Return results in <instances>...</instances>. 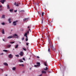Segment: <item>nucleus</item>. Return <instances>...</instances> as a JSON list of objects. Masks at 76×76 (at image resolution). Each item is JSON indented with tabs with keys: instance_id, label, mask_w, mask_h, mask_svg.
I'll return each mask as SVG.
<instances>
[{
	"instance_id": "obj_1",
	"label": "nucleus",
	"mask_w": 76,
	"mask_h": 76,
	"mask_svg": "<svg viewBox=\"0 0 76 76\" xmlns=\"http://www.w3.org/2000/svg\"><path fill=\"white\" fill-rule=\"evenodd\" d=\"M46 35H47L46 37L48 38V42H49V45H52V42L50 39V35L48 34V33Z\"/></svg>"
},
{
	"instance_id": "obj_2",
	"label": "nucleus",
	"mask_w": 76,
	"mask_h": 76,
	"mask_svg": "<svg viewBox=\"0 0 76 76\" xmlns=\"http://www.w3.org/2000/svg\"><path fill=\"white\" fill-rule=\"evenodd\" d=\"M6 0H1V1H0V2L2 3V4H4V2Z\"/></svg>"
},
{
	"instance_id": "obj_3",
	"label": "nucleus",
	"mask_w": 76,
	"mask_h": 76,
	"mask_svg": "<svg viewBox=\"0 0 76 76\" xmlns=\"http://www.w3.org/2000/svg\"><path fill=\"white\" fill-rule=\"evenodd\" d=\"M12 36L14 37H16V38H18V36L16 34H13Z\"/></svg>"
},
{
	"instance_id": "obj_4",
	"label": "nucleus",
	"mask_w": 76,
	"mask_h": 76,
	"mask_svg": "<svg viewBox=\"0 0 76 76\" xmlns=\"http://www.w3.org/2000/svg\"><path fill=\"white\" fill-rule=\"evenodd\" d=\"M18 22V21H14L13 22V25L14 26H16V22Z\"/></svg>"
},
{
	"instance_id": "obj_5",
	"label": "nucleus",
	"mask_w": 76,
	"mask_h": 76,
	"mask_svg": "<svg viewBox=\"0 0 76 76\" xmlns=\"http://www.w3.org/2000/svg\"><path fill=\"white\" fill-rule=\"evenodd\" d=\"M8 57H9V58H13L12 56V54L9 55H8Z\"/></svg>"
},
{
	"instance_id": "obj_6",
	"label": "nucleus",
	"mask_w": 76,
	"mask_h": 76,
	"mask_svg": "<svg viewBox=\"0 0 76 76\" xmlns=\"http://www.w3.org/2000/svg\"><path fill=\"white\" fill-rule=\"evenodd\" d=\"M14 37H12V36H10L8 37H7V38L8 39H11V38H14Z\"/></svg>"
},
{
	"instance_id": "obj_7",
	"label": "nucleus",
	"mask_w": 76,
	"mask_h": 76,
	"mask_svg": "<svg viewBox=\"0 0 76 76\" xmlns=\"http://www.w3.org/2000/svg\"><path fill=\"white\" fill-rule=\"evenodd\" d=\"M28 18H24L23 19V20L24 22H25V21H28Z\"/></svg>"
},
{
	"instance_id": "obj_8",
	"label": "nucleus",
	"mask_w": 76,
	"mask_h": 76,
	"mask_svg": "<svg viewBox=\"0 0 76 76\" xmlns=\"http://www.w3.org/2000/svg\"><path fill=\"white\" fill-rule=\"evenodd\" d=\"M11 45H7V48H9L11 47Z\"/></svg>"
},
{
	"instance_id": "obj_9",
	"label": "nucleus",
	"mask_w": 76,
	"mask_h": 76,
	"mask_svg": "<svg viewBox=\"0 0 76 76\" xmlns=\"http://www.w3.org/2000/svg\"><path fill=\"white\" fill-rule=\"evenodd\" d=\"M45 21V19L44 18H42V24L43 23V22H44Z\"/></svg>"
},
{
	"instance_id": "obj_10",
	"label": "nucleus",
	"mask_w": 76,
	"mask_h": 76,
	"mask_svg": "<svg viewBox=\"0 0 76 76\" xmlns=\"http://www.w3.org/2000/svg\"><path fill=\"white\" fill-rule=\"evenodd\" d=\"M1 31H2V34H4V29L2 30Z\"/></svg>"
},
{
	"instance_id": "obj_11",
	"label": "nucleus",
	"mask_w": 76,
	"mask_h": 76,
	"mask_svg": "<svg viewBox=\"0 0 76 76\" xmlns=\"http://www.w3.org/2000/svg\"><path fill=\"white\" fill-rule=\"evenodd\" d=\"M4 65L5 66H8V64L6 62L4 63Z\"/></svg>"
},
{
	"instance_id": "obj_12",
	"label": "nucleus",
	"mask_w": 76,
	"mask_h": 76,
	"mask_svg": "<svg viewBox=\"0 0 76 76\" xmlns=\"http://www.w3.org/2000/svg\"><path fill=\"white\" fill-rule=\"evenodd\" d=\"M20 55L21 56H23V53L22 52H21L20 53Z\"/></svg>"
},
{
	"instance_id": "obj_13",
	"label": "nucleus",
	"mask_w": 76,
	"mask_h": 76,
	"mask_svg": "<svg viewBox=\"0 0 76 76\" xmlns=\"http://www.w3.org/2000/svg\"><path fill=\"white\" fill-rule=\"evenodd\" d=\"M50 47L51 49L53 48V45H50Z\"/></svg>"
},
{
	"instance_id": "obj_14",
	"label": "nucleus",
	"mask_w": 76,
	"mask_h": 76,
	"mask_svg": "<svg viewBox=\"0 0 76 76\" xmlns=\"http://www.w3.org/2000/svg\"><path fill=\"white\" fill-rule=\"evenodd\" d=\"M47 61H45V62H44V65L45 66H48L47 65Z\"/></svg>"
},
{
	"instance_id": "obj_15",
	"label": "nucleus",
	"mask_w": 76,
	"mask_h": 76,
	"mask_svg": "<svg viewBox=\"0 0 76 76\" xmlns=\"http://www.w3.org/2000/svg\"><path fill=\"white\" fill-rule=\"evenodd\" d=\"M42 73L44 74H45L46 73V72L45 71H42Z\"/></svg>"
},
{
	"instance_id": "obj_16",
	"label": "nucleus",
	"mask_w": 76,
	"mask_h": 76,
	"mask_svg": "<svg viewBox=\"0 0 76 76\" xmlns=\"http://www.w3.org/2000/svg\"><path fill=\"white\" fill-rule=\"evenodd\" d=\"M14 5L16 6H19V4H16V2L14 3Z\"/></svg>"
},
{
	"instance_id": "obj_17",
	"label": "nucleus",
	"mask_w": 76,
	"mask_h": 76,
	"mask_svg": "<svg viewBox=\"0 0 76 76\" xmlns=\"http://www.w3.org/2000/svg\"><path fill=\"white\" fill-rule=\"evenodd\" d=\"M11 18H9L8 19V21H9V23H11Z\"/></svg>"
},
{
	"instance_id": "obj_18",
	"label": "nucleus",
	"mask_w": 76,
	"mask_h": 76,
	"mask_svg": "<svg viewBox=\"0 0 76 76\" xmlns=\"http://www.w3.org/2000/svg\"><path fill=\"white\" fill-rule=\"evenodd\" d=\"M2 18L3 19H4V18H5V15H2Z\"/></svg>"
},
{
	"instance_id": "obj_19",
	"label": "nucleus",
	"mask_w": 76,
	"mask_h": 76,
	"mask_svg": "<svg viewBox=\"0 0 76 76\" xmlns=\"http://www.w3.org/2000/svg\"><path fill=\"white\" fill-rule=\"evenodd\" d=\"M26 41H27L28 40V37L27 36H26Z\"/></svg>"
},
{
	"instance_id": "obj_20",
	"label": "nucleus",
	"mask_w": 76,
	"mask_h": 76,
	"mask_svg": "<svg viewBox=\"0 0 76 76\" xmlns=\"http://www.w3.org/2000/svg\"><path fill=\"white\" fill-rule=\"evenodd\" d=\"M37 64L38 66H40V63L39 62H37Z\"/></svg>"
},
{
	"instance_id": "obj_21",
	"label": "nucleus",
	"mask_w": 76,
	"mask_h": 76,
	"mask_svg": "<svg viewBox=\"0 0 76 76\" xmlns=\"http://www.w3.org/2000/svg\"><path fill=\"white\" fill-rule=\"evenodd\" d=\"M18 45H19L18 44L16 46H15V48H18Z\"/></svg>"
},
{
	"instance_id": "obj_22",
	"label": "nucleus",
	"mask_w": 76,
	"mask_h": 76,
	"mask_svg": "<svg viewBox=\"0 0 76 76\" xmlns=\"http://www.w3.org/2000/svg\"><path fill=\"white\" fill-rule=\"evenodd\" d=\"M44 69L45 71H47L48 69V68L47 67H46V68H44Z\"/></svg>"
},
{
	"instance_id": "obj_23",
	"label": "nucleus",
	"mask_w": 76,
	"mask_h": 76,
	"mask_svg": "<svg viewBox=\"0 0 76 76\" xmlns=\"http://www.w3.org/2000/svg\"><path fill=\"white\" fill-rule=\"evenodd\" d=\"M15 69H16V67H12V70L15 71Z\"/></svg>"
},
{
	"instance_id": "obj_24",
	"label": "nucleus",
	"mask_w": 76,
	"mask_h": 76,
	"mask_svg": "<svg viewBox=\"0 0 76 76\" xmlns=\"http://www.w3.org/2000/svg\"><path fill=\"white\" fill-rule=\"evenodd\" d=\"M3 51L7 53L8 52V50H3Z\"/></svg>"
},
{
	"instance_id": "obj_25",
	"label": "nucleus",
	"mask_w": 76,
	"mask_h": 76,
	"mask_svg": "<svg viewBox=\"0 0 76 76\" xmlns=\"http://www.w3.org/2000/svg\"><path fill=\"white\" fill-rule=\"evenodd\" d=\"M27 33H26L25 34H24V36H25V37H26V36H27Z\"/></svg>"
},
{
	"instance_id": "obj_26",
	"label": "nucleus",
	"mask_w": 76,
	"mask_h": 76,
	"mask_svg": "<svg viewBox=\"0 0 76 76\" xmlns=\"http://www.w3.org/2000/svg\"><path fill=\"white\" fill-rule=\"evenodd\" d=\"M19 62H23V61H22V60L20 59L19 60Z\"/></svg>"
},
{
	"instance_id": "obj_27",
	"label": "nucleus",
	"mask_w": 76,
	"mask_h": 76,
	"mask_svg": "<svg viewBox=\"0 0 76 76\" xmlns=\"http://www.w3.org/2000/svg\"><path fill=\"white\" fill-rule=\"evenodd\" d=\"M48 52L49 53H50V48H48Z\"/></svg>"
},
{
	"instance_id": "obj_28",
	"label": "nucleus",
	"mask_w": 76,
	"mask_h": 76,
	"mask_svg": "<svg viewBox=\"0 0 76 76\" xmlns=\"http://www.w3.org/2000/svg\"><path fill=\"white\" fill-rule=\"evenodd\" d=\"M7 9H10V8L9 7V5L7 6Z\"/></svg>"
},
{
	"instance_id": "obj_29",
	"label": "nucleus",
	"mask_w": 76,
	"mask_h": 76,
	"mask_svg": "<svg viewBox=\"0 0 76 76\" xmlns=\"http://www.w3.org/2000/svg\"><path fill=\"white\" fill-rule=\"evenodd\" d=\"M13 9H10V12H12V11H13Z\"/></svg>"
},
{
	"instance_id": "obj_30",
	"label": "nucleus",
	"mask_w": 76,
	"mask_h": 76,
	"mask_svg": "<svg viewBox=\"0 0 76 76\" xmlns=\"http://www.w3.org/2000/svg\"><path fill=\"white\" fill-rule=\"evenodd\" d=\"M15 42H10V43H11V44H13Z\"/></svg>"
},
{
	"instance_id": "obj_31",
	"label": "nucleus",
	"mask_w": 76,
	"mask_h": 76,
	"mask_svg": "<svg viewBox=\"0 0 76 76\" xmlns=\"http://www.w3.org/2000/svg\"><path fill=\"white\" fill-rule=\"evenodd\" d=\"M1 24L3 25H5V23H1Z\"/></svg>"
},
{
	"instance_id": "obj_32",
	"label": "nucleus",
	"mask_w": 76,
	"mask_h": 76,
	"mask_svg": "<svg viewBox=\"0 0 76 76\" xmlns=\"http://www.w3.org/2000/svg\"><path fill=\"white\" fill-rule=\"evenodd\" d=\"M38 66V65H34V67H37Z\"/></svg>"
},
{
	"instance_id": "obj_33",
	"label": "nucleus",
	"mask_w": 76,
	"mask_h": 76,
	"mask_svg": "<svg viewBox=\"0 0 76 76\" xmlns=\"http://www.w3.org/2000/svg\"><path fill=\"white\" fill-rule=\"evenodd\" d=\"M44 13L43 12H42V16H43L44 15Z\"/></svg>"
},
{
	"instance_id": "obj_34",
	"label": "nucleus",
	"mask_w": 76,
	"mask_h": 76,
	"mask_svg": "<svg viewBox=\"0 0 76 76\" xmlns=\"http://www.w3.org/2000/svg\"><path fill=\"white\" fill-rule=\"evenodd\" d=\"M52 49L53 50H55V48H54L53 47V48H52Z\"/></svg>"
},
{
	"instance_id": "obj_35",
	"label": "nucleus",
	"mask_w": 76,
	"mask_h": 76,
	"mask_svg": "<svg viewBox=\"0 0 76 76\" xmlns=\"http://www.w3.org/2000/svg\"><path fill=\"white\" fill-rule=\"evenodd\" d=\"M23 49L24 50V51H26V50L25 48H23Z\"/></svg>"
},
{
	"instance_id": "obj_36",
	"label": "nucleus",
	"mask_w": 76,
	"mask_h": 76,
	"mask_svg": "<svg viewBox=\"0 0 76 76\" xmlns=\"http://www.w3.org/2000/svg\"><path fill=\"white\" fill-rule=\"evenodd\" d=\"M36 4V5H37V6H38L39 4V3H37Z\"/></svg>"
},
{
	"instance_id": "obj_37",
	"label": "nucleus",
	"mask_w": 76,
	"mask_h": 76,
	"mask_svg": "<svg viewBox=\"0 0 76 76\" xmlns=\"http://www.w3.org/2000/svg\"><path fill=\"white\" fill-rule=\"evenodd\" d=\"M26 45L27 46H28V43H26Z\"/></svg>"
},
{
	"instance_id": "obj_38",
	"label": "nucleus",
	"mask_w": 76,
	"mask_h": 76,
	"mask_svg": "<svg viewBox=\"0 0 76 76\" xmlns=\"http://www.w3.org/2000/svg\"><path fill=\"white\" fill-rule=\"evenodd\" d=\"M23 60L24 61H26V60L25 59V58H23Z\"/></svg>"
},
{
	"instance_id": "obj_39",
	"label": "nucleus",
	"mask_w": 76,
	"mask_h": 76,
	"mask_svg": "<svg viewBox=\"0 0 76 76\" xmlns=\"http://www.w3.org/2000/svg\"><path fill=\"white\" fill-rule=\"evenodd\" d=\"M29 31H28L26 33H27V34H29Z\"/></svg>"
},
{
	"instance_id": "obj_40",
	"label": "nucleus",
	"mask_w": 76,
	"mask_h": 76,
	"mask_svg": "<svg viewBox=\"0 0 76 76\" xmlns=\"http://www.w3.org/2000/svg\"><path fill=\"white\" fill-rule=\"evenodd\" d=\"M24 37H23V38H22V40H24Z\"/></svg>"
},
{
	"instance_id": "obj_41",
	"label": "nucleus",
	"mask_w": 76,
	"mask_h": 76,
	"mask_svg": "<svg viewBox=\"0 0 76 76\" xmlns=\"http://www.w3.org/2000/svg\"><path fill=\"white\" fill-rule=\"evenodd\" d=\"M20 12H25V11L24 10H22L20 11Z\"/></svg>"
},
{
	"instance_id": "obj_42",
	"label": "nucleus",
	"mask_w": 76,
	"mask_h": 76,
	"mask_svg": "<svg viewBox=\"0 0 76 76\" xmlns=\"http://www.w3.org/2000/svg\"><path fill=\"white\" fill-rule=\"evenodd\" d=\"M21 66H22V67H23L24 66V65L23 64H21Z\"/></svg>"
},
{
	"instance_id": "obj_43",
	"label": "nucleus",
	"mask_w": 76,
	"mask_h": 76,
	"mask_svg": "<svg viewBox=\"0 0 76 76\" xmlns=\"http://www.w3.org/2000/svg\"><path fill=\"white\" fill-rule=\"evenodd\" d=\"M28 31H31V29L30 28H29L28 29Z\"/></svg>"
},
{
	"instance_id": "obj_44",
	"label": "nucleus",
	"mask_w": 76,
	"mask_h": 76,
	"mask_svg": "<svg viewBox=\"0 0 76 76\" xmlns=\"http://www.w3.org/2000/svg\"><path fill=\"white\" fill-rule=\"evenodd\" d=\"M15 56L17 57H19V56L18 55H15Z\"/></svg>"
},
{
	"instance_id": "obj_45",
	"label": "nucleus",
	"mask_w": 76,
	"mask_h": 76,
	"mask_svg": "<svg viewBox=\"0 0 76 76\" xmlns=\"http://www.w3.org/2000/svg\"><path fill=\"white\" fill-rule=\"evenodd\" d=\"M37 58H39V56H37Z\"/></svg>"
},
{
	"instance_id": "obj_46",
	"label": "nucleus",
	"mask_w": 76,
	"mask_h": 76,
	"mask_svg": "<svg viewBox=\"0 0 76 76\" xmlns=\"http://www.w3.org/2000/svg\"><path fill=\"white\" fill-rule=\"evenodd\" d=\"M31 27H30L29 26H28V27H27L28 28H30Z\"/></svg>"
},
{
	"instance_id": "obj_47",
	"label": "nucleus",
	"mask_w": 76,
	"mask_h": 76,
	"mask_svg": "<svg viewBox=\"0 0 76 76\" xmlns=\"http://www.w3.org/2000/svg\"><path fill=\"white\" fill-rule=\"evenodd\" d=\"M17 11V10H14V12H16Z\"/></svg>"
},
{
	"instance_id": "obj_48",
	"label": "nucleus",
	"mask_w": 76,
	"mask_h": 76,
	"mask_svg": "<svg viewBox=\"0 0 76 76\" xmlns=\"http://www.w3.org/2000/svg\"><path fill=\"white\" fill-rule=\"evenodd\" d=\"M42 74H41L40 75H39V76H42Z\"/></svg>"
},
{
	"instance_id": "obj_49",
	"label": "nucleus",
	"mask_w": 76,
	"mask_h": 76,
	"mask_svg": "<svg viewBox=\"0 0 76 76\" xmlns=\"http://www.w3.org/2000/svg\"><path fill=\"white\" fill-rule=\"evenodd\" d=\"M4 53H1V55H3Z\"/></svg>"
},
{
	"instance_id": "obj_50",
	"label": "nucleus",
	"mask_w": 76,
	"mask_h": 76,
	"mask_svg": "<svg viewBox=\"0 0 76 76\" xmlns=\"http://www.w3.org/2000/svg\"><path fill=\"white\" fill-rule=\"evenodd\" d=\"M2 6L0 5V7H2Z\"/></svg>"
},
{
	"instance_id": "obj_51",
	"label": "nucleus",
	"mask_w": 76,
	"mask_h": 76,
	"mask_svg": "<svg viewBox=\"0 0 76 76\" xmlns=\"http://www.w3.org/2000/svg\"><path fill=\"white\" fill-rule=\"evenodd\" d=\"M2 40H3V41H5V40L4 39H2Z\"/></svg>"
},
{
	"instance_id": "obj_52",
	"label": "nucleus",
	"mask_w": 76,
	"mask_h": 76,
	"mask_svg": "<svg viewBox=\"0 0 76 76\" xmlns=\"http://www.w3.org/2000/svg\"><path fill=\"white\" fill-rule=\"evenodd\" d=\"M21 66V64H19V66Z\"/></svg>"
},
{
	"instance_id": "obj_53",
	"label": "nucleus",
	"mask_w": 76,
	"mask_h": 76,
	"mask_svg": "<svg viewBox=\"0 0 76 76\" xmlns=\"http://www.w3.org/2000/svg\"><path fill=\"white\" fill-rule=\"evenodd\" d=\"M1 70L3 71V69H1Z\"/></svg>"
},
{
	"instance_id": "obj_54",
	"label": "nucleus",
	"mask_w": 76,
	"mask_h": 76,
	"mask_svg": "<svg viewBox=\"0 0 76 76\" xmlns=\"http://www.w3.org/2000/svg\"><path fill=\"white\" fill-rule=\"evenodd\" d=\"M24 72H25L24 71H23V73H24Z\"/></svg>"
},
{
	"instance_id": "obj_55",
	"label": "nucleus",
	"mask_w": 76,
	"mask_h": 76,
	"mask_svg": "<svg viewBox=\"0 0 76 76\" xmlns=\"http://www.w3.org/2000/svg\"><path fill=\"white\" fill-rule=\"evenodd\" d=\"M7 76V75H5V76Z\"/></svg>"
},
{
	"instance_id": "obj_56",
	"label": "nucleus",
	"mask_w": 76,
	"mask_h": 76,
	"mask_svg": "<svg viewBox=\"0 0 76 76\" xmlns=\"http://www.w3.org/2000/svg\"><path fill=\"white\" fill-rule=\"evenodd\" d=\"M48 72H49H49H48Z\"/></svg>"
},
{
	"instance_id": "obj_57",
	"label": "nucleus",
	"mask_w": 76,
	"mask_h": 76,
	"mask_svg": "<svg viewBox=\"0 0 76 76\" xmlns=\"http://www.w3.org/2000/svg\"><path fill=\"white\" fill-rule=\"evenodd\" d=\"M1 10L0 9V11H1Z\"/></svg>"
},
{
	"instance_id": "obj_58",
	"label": "nucleus",
	"mask_w": 76,
	"mask_h": 76,
	"mask_svg": "<svg viewBox=\"0 0 76 76\" xmlns=\"http://www.w3.org/2000/svg\"><path fill=\"white\" fill-rule=\"evenodd\" d=\"M19 43L21 44V42H19Z\"/></svg>"
},
{
	"instance_id": "obj_59",
	"label": "nucleus",
	"mask_w": 76,
	"mask_h": 76,
	"mask_svg": "<svg viewBox=\"0 0 76 76\" xmlns=\"http://www.w3.org/2000/svg\"><path fill=\"white\" fill-rule=\"evenodd\" d=\"M31 69V68H30V69Z\"/></svg>"
},
{
	"instance_id": "obj_60",
	"label": "nucleus",
	"mask_w": 76,
	"mask_h": 76,
	"mask_svg": "<svg viewBox=\"0 0 76 76\" xmlns=\"http://www.w3.org/2000/svg\"><path fill=\"white\" fill-rule=\"evenodd\" d=\"M13 50H14V49H13Z\"/></svg>"
},
{
	"instance_id": "obj_61",
	"label": "nucleus",
	"mask_w": 76,
	"mask_h": 76,
	"mask_svg": "<svg viewBox=\"0 0 76 76\" xmlns=\"http://www.w3.org/2000/svg\"><path fill=\"white\" fill-rule=\"evenodd\" d=\"M23 31V29L22 30V31Z\"/></svg>"
},
{
	"instance_id": "obj_62",
	"label": "nucleus",
	"mask_w": 76,
	"mask_h": 76,
	"mask_svg": "<svg viewBox=\"0 0 76 76\" xmlns=\"http://www.w3.org/2000/svg\"><path fill=\"white\" fill-rule=\"evenodd\" d=\"M42 30H43V28H42Z\"/></svg>"
},
{
	"instance_id": "obj_63",
	"label": "nucleus",
	"mask_w": 76,
	"mask_h": 76,
	"mask_svg": "<svg viewBox=\"0 0 76 76\" xmlns=\"http://www.w3.org/2000/svg\"><path fill=\"white\" fill-rule=\"evenodd\" d=\"M11 31H12V30H11Z\"/></svg>"
}]
</instances>
